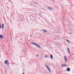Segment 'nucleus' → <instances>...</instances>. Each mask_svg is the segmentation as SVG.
I'll use <instances>...</instances> for the list:
<instances>
[{
  "instance_id": "b1692460",
  "label": "nucleus",
  "mask_w": 74,
  "mask_h": 74,
  "mask_svg": "<svg viewBox=\"0 0 74 74\" xmlns=\"http://www.w3.org/2000/svg\"><path fill=\"white\" fill-rule=\"evenodd\" d=\"M7 4H8V3H7Z\"/></svg>"
},
{
  "instance_id": "dca6fc26",
  "label": "nucleus",
  "mask_w": 74,
  "mask_h": 74,
  "mask_svg": "<svg viewBox=\"0 0 74 74\" xmlns=\"http://www.w3.org/2000/svg\"><path fill=\"white\" fill-rule=\"evenodd\" d=\"M38 55H37V56H36V57H38Z\"/></svg>"
},
{
  "instance_id": "f03ea898",
  "label": "nucleus",
  "mask_w": 74,
  "mask_h": 74,
  "mask_svg": "<svg viewBox=\"0 0 74 74\" xmlns=\"http://www.w3.org/2000/svg\"><path fill=\"white\" fill-rule=\"evenodd\" d=\"M4 63L5 64H9V62H8V60H6L4 62Z\"/></svg>"
},
{
  "instance_id": "7ed1b4c3",
  "label": "nucleus",
  "mask_w": 74,
  "mask_h": 74,
  "mask_svg": "<svg viewBox=\"0 0 74 74\" xmlns=\"http://www.w3.org/2000/svg\"><path fill=\"white\" fill-rule=\"evenodd\" d=\"M64 59L65 62H67V58H66V56H64Z\"/></svg>"
},
{
  "instance_id": "ddd939ff",
  "label": "nucleus",
  "mask_w": 74,
  "mask_h": 74,
  "mask_svg": "<svg viewBox=\"0 0 74 74\" xmlns=\"http://www.w3.org/2000/svg\"><path fill=\"white\" fill-rule=\"evenodd\" d=\"M66 40L67 41V42H70V41L66 39Z\"/></svg>"
},
{
  "instance_id": "6ab92c4d",
  "label": "nucleus",
  "mask_w": 74,
  "mask_h": 74,
  "mask_svg": "<svg viewBox=\"0 0 74 74\" xmlns=\"http://www.w3.org/2000/svg\"><path fill=\"white\" fill-rule=\"evenodd\" d=\"M24 52H25V50H24Z\"/></svg>"
},
{
  "instance_id": "f3484780",
  "label": "nucleus",
  "mask_w": 74,
  "mask_h": 74,
  "mask_svg": "<svg viewBox=\"0 0 74 74\" xmlns=\"http://www.w3.org/2000/svg\"><path fill=\"white\" fill-rule=\"evenodd\" d=\"M47 56H45V58H47Z\"/></svg>"
},
{
  "instance_id": "2eb2a0df",
  "label": "nucleus",
  "mask_w": 74,
  "mask_h": 74,
  "mask_svg": "<svg viewBox=\"0 0 74 74\" xmlns=\"http://www.w3.org/2000/svg\"><path fill=\"white\" fill-rule=\"evenodd\" d=\"M0 28H2L1 26V25L0 24Z\"/></svg>"
},
{
  "instance_id": "f8f14e48",
  "label": "nucleus",
  "mask_w": 74,
  "mask_h": 74,
  "mask_svg": "<svg viewBox=\"0 0 74 74\" xmlns=\"http://www.w3.org/2000/svg\"><path fill=\"white\" fill-rule=\"evenodd\" d=\"M46 67H47V69H49V67H48V66L47 65H46Z\"/></svg>"
},
{
  "instance_id": "4be33fe9",
  "label": "nucleus",
  "mask_w": 74,
  "mask_h": 74,
  "mask_svg": "<svg viewBox=\"0 0 74 74\" xmlns=\"http://www.w3.org/2000/svg\"><path fill=\"white\" fill-rule=\"evenodd\" d=\"M30 37H32V35H30Z\"/></svg>"
},
{
  "instance_id": "423d86ee",
  "label": "nucleus",
  "mask_w": 74,
  "mask_h": 74,
  "mask_svg": "<svg viewBox=\"0 0 74 74\" xmlns=\"http://www.w3.org/2000/svg\"><path fill=\"white\" fill-rule=\"evenodd\" d=\"M66 70L67 71H70L71 69H70V68H67Z\"/></svg>"
},
{
  "instance_id": "4468645a",
  "label": "nucleus",
  "mask_w": 74,
  "mask_h": 74,
  "mask_svg": "<svg viewBox=\"0 0 74 74\" xmlns=\"http://www.w3.org/2000/svg\"><path fill=\"white\" fill-rule=\"evenodd\" d=\"M48 70L49 71V72H51V70H50V69H49V68H48Z\"/></svg>"
},
{
  "instance_id": "6e6552de",
  "label": "nucleus",
  "mask_w": 74,
  "mask_h": 74,
  "mask_svg": "<svg viewBox=\"0 0 74 74\" xmlns=\"http://www.w3.org/2000/svg\"><path fill=\"white\" fill-rule=\"evenodd\" d=\"M68 52L69 53H70V49H69V48H68Z\"/></svg>"
},
{
  "instance_id": "aec40b11",
  "label": "nucleus",
  "mask_w": 74,
  "mask_h": 74,
  "mask_svg": "<svg viewBox=\"0 0 74 74\" xmlns=\"http://www.w3.org/2000/svg\"><path fill=\"white\" fill-rule=\"evenodd\" d=\"M39 15H40V16H41V15L40 14H39Z\"/></svg>"
},
{
  "instance_id": "9b49d317",
  "label": "nucleus",
  "mask_w": 74,
  "mask_h": 74,
  "mask_svg": "<svg viewBox=\"0 0 74 74\" xmlns=\"http://www.w3.org/2000/svg\"><path fill=\"white\" fill-rule=\"evenodd\" d=\"M42 31H43V32H46V33H47V32H47V31L45 30L44 29Z\"/></svg>"
},
{
  "instance_id": "f257e3e1",
  "label": "nucleus",
  "mask_w": 74,
  "mask_h": 74,
  "mask_svg": "<svg viewBox=\"0 0 74 74\" xmlns=\"http://www.w3.org/2000/svg\"><path fill=\"white\" fill-rule=\"evenodd\" d=\"M32 44H34V45H36L37 47H38V48H41V47L39 45H38V44H37V43H36L35 42H33L32 43Z\"/></svg>"
},
{
  "instance_id": "1a4fd4ad",
  "label": "nucleus",
  "mask_w": 74,
  "mask_h": 74,
  "mask_svg": "<svg viewBox=\"0 0 74 74\" xmlns=\"http://www.w3.org/2000/svg\"><path fill=\"white\" fill-rule=\"evenodd\" d=\"M4 24H2V29H4Z\"/></svg>"
},
{
  "instance_id": "20e7f679",
  "label": "nucleus",
  "mask_w": 74,
  "mask_h": 74,
  "mask_svg": "<svg viewBox=\"0 0 74 74\" xmlns=\"http://www.w3.org/2000/svg\"><path fill=\"white\" fill-rule=\"evenodd\" d=\"M61 66L62 67H66L67 66V65L66 64H63L62 65H61Z\"/></svg>"
},
{
  "instance_id": "a211bd4d",
  "label": "nucleus",
  "mask_w": 74,
  "mask_h": 74,
  "mask_svg": "<svg viewBox=\"0 0 74 74\" xmlns=\"http://www.w3.org/2000/svg\"><path fill=\"white\" fill-rule=\"evenodd\" d=\"M34 4L36 3V2H34Z\"/></svg>"
},
{
  "instance_id": "9d476101",
  "label": "nucleus",
  "mask_w": 74,
  "mask_h": 74,
  "mask_svg": "<svg viewBox=\"0 0 74 74\" xmlns=\"http://www.w3.org/2000/svg\"><path fill=\"white\" fill-rule=\"evenodd\" d=\"M48 8L50 10H52V8H50V7H48Z\"/></svg>"
},
{
  "instance_id": "412c9836",
  "label": "nucleus",
  "mask_w": 74,
  "mask_h": 74,
  "mask_svg": "<svg viewBox=\"0 0 74 74\" xmlns=\"http://www.w3.org/2000/svg\"><path fill=\"white\" fill-rule=\"evenodd\" d=\"M69 34H71V33H69Z\"/></svg>"
},
{
  "instance_id": "0eeeda50",
  "label": "nucleus",
  "mask_w": 74,
  "mask_h": 74,
  "mask_svg": "<svg viewBox=\"0 0 74 74\" xmlns=\"http://www.w3.org/2000/svg\"><path fill=\"white\" fill-rule=\"evenodd\" d=\"M50 58L51 59H53V56L52 54H51L50 55Z\"/></svg>"
},
{
  "instance_id": "5701e85b",
  "label": "nucleus",
  "mask_w": 74,
  "mask_h": 74,
  "mask_svg": "<svg viewBox=\"0 0 74 74\" xmlns=\"http://www.w3.org/2000/svg\"><path fill=\"white\" fill-rule=\"evenodd\" d=\"M23 74H25L24 73H23Z\"/></svg>"
},
{
  "instance_id": "39448f33",
  "label": "nucleus",
  "mask_w": 74,
  "mask_h": 74,
  "mask_svg": "<svg viewBox=\"0 0 74 74\" xmlns=\"http://www.w3.org/2000/svg\"><path fill=\"white\" fill-rule=\"evenodd\" d=\"M0 38H1V39H3V35H0Z\"/></svg>"
}]
</instances>
